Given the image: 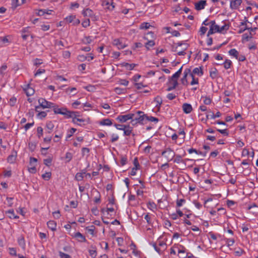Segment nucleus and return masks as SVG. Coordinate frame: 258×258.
Wrapping results in <instances>:
<instances>
[{
	"label": "nucleus",
	"instance_id": "1",
	"mask_svg": "<svg viewBox=\"0 0 258 258\" xmlns=\"http://www.w3.org/2000/svg\"><path fill=\"white\" fill-rule=\"evenodd\" d=\"M145 116L146 114L142 111H138L137 112V114H135L136 120H137L138 123H140L141 124H144L146 123Z\"/></svg>",
	"mask_w": 258,
	"mask_h": 258
},
{
	"label": "nucleus",
	"instance_id": "2",
	"mask_svg": "<svg viewBox=\"0 0 258 258\" xmlns=\"http://www.w3.org/2000/svg\"><path fill=\"white\" fill-rule=\"evenodd\" d=\"M161 154L162 156H164L168 161L173 160L174 157L175 156L173 150L170 148H166L162 152Z\"/></svg>",
	"mask_w": 258,
	"mask_h": 258
},
{
	"label": "nucleus",
	"instance_id": "3",
	"mask_svg": "<svg viewBox=\"0 0 258 258\" xmlns=\"http://www.w3.org/2000/svg\"><path fill=\"white\" fill-rule=\"evenodd\" d=\"M38 103L41 107L44 108H51L55 107V104L53 103L49 102L44 98H40L38 100Z\"/></svg>",
	"mask_w": 258,
	"mask_h": 258
},
{
	"label": "nucleus",
	"instance_id": "4",
	"mask_svg": "<svg viewBox=\"0 0 258 258\" xmlns=\"http://www.w3.org/2000/svg\"><path fill=\"white\" fill-rule=\"evenodd\" d=\"M134 116L135 114L134 113H128L125 115H119L116 118V120H117L119 122L124 123L126 122L127 120H130Z\"/></svg>",
	"mask_w": 258,
	"mask_h": 258
},
{
	"label": "nucleus",
	"instance_id": "5",
	"mask_svg": "<svg viewBox=\"0 0 258 258\" xmlns=\"http://www.w3.org/2000/svg\"><path fill=\"white\" fill-rule=\"evenodd\" d=\"M112 44L116 46L119 49H123L127 46V45L123 43L122 39H115L113 40Z\"/></svg>",
	"mask_w": 258,
	"mask_h": 258
},
{
	"label": "nucleus",
	"instance_id": "6",
	"mask_svg": "<svg viewBox=\"0 0 258 258\" xmlns=\"http://www.w3.org/2000/svg\"><path fill=\"white\" fill-rule=\"evenodd\" d=\"M17 156V152L13 149L12 151L11 154L7 158V161L10 164L15 163Z\"/></svg>",
	"mask_w": 258,
	"mask_h": 258
},
{
	"label": "nucleus",
	"instance_id": "7",
	"mask_svg": "<svg viewBox=\"0 0 258 258\" xmlns=\"http://www.w3.org/2000/svg\"><path fill=\"white\" fill-rule=\"evenodd\" d=\"M207 5V1L206 0H201L198 3H195V9L197 11H200L204 9Z\"/></svg>",
	"mask_w": 258,
	"mask_h": 258
},
{
	"label": "nucleus",
	"instance_id": "8",
	"mask_svg": "<svg viewBox=\"0 0 258 258\" xmlns=\"http://www.w3.org/2000/svg\"><path fill=\"white\" fill-rule=\"evenodd\" d=\"M190 73V69H186L183 73V76L181 79V82L183 85L187 86L188 81L187 80V76L189 73Z\"/></svg>",
	"mask_w": 258,
	"mask_h": 258
},
{
	"label": "nucleus",
	"instance_id": "9",
	"mask_svg": "<svg viewBox=\"0 0 258 258\" xmlns=\"http://www.w3.org/2000/svg\"><path fill=\"white\" fill-rule=\"evenodd\" d=\"M62 110L63 111L62 115H64L65 117L68 118H72L74 115H75V114L78 113V112L68 110L66 108H62Z\"/></svg>",
	"mask_w": 258,
	"mask_h": 258
},
{
	"label": "nucleus",
	"instance_id": "10",
	"mask_svg": "<svg viewBox=\"0 0 258 258\" xmlns=\"http://www.w3.org/2000/svg\"><path fill=\"white\" fill-rule=\"evenodd\" d=\"M241 3L242 0H231L230 1V7L232 10L237 9Z\"/></svg>",
	"mask_w": 258,
	"mask_h": 258
},
{
	"label": "nucleus",
	"instance_id": "11",
	"mask_svg": "<svg viewBox=\"0 0 258 258\" xmlns=\"http://www.w3.org/2000/svg\"><path fill=\"white\" fill-rule=\"evenodd\" d=\"M53 11L51 10H45V9H41L38 10V12L36 13V14L39 16L46 15H50L52 14V13Z\"/></svg>",
	"mask_w": 258,
	"mask_h": 258
},
{
	"label": "nucleus",
	"instance_id": "12",
	"mask_svg": "<svg viewBox=\"0 0 258 258\" xmlns=\"http://www.w3.org/2000/svg\"><path fill=\"white\" fill-rule=\"evenodd\" d=\"M182 109L185 113L188 114L191 112L192 108L190 104L185 103L182 105Z\"/></svg>",
	"mask_w": 258,
	"mask_h": 258
},
{
	"label": "nucleus",
	"instance_id": "13",
	"mask_svg": "<svg viewBox=\"0 0 258 258\" xmlns=\"http://www.w3.org/2000/svg\"><path fill=\"white\" fill-rule=\"evenodd\" d=\"M82 15L84 17H89L92 18L95 16L93 11L89 8L84 9L82 12Z\"/></svg>",
	"mask_w": 258,
	"mask_h": 258
},
{
	"label": "nucleus",
	"instance_id": "14",
	"mask_svg": "<svg viewBox=\"0 0 258 258\" xmlns=\"http://www.w3.org/2000/svg\"><path fill=\"white\" fill-rule=\"evenodd\" d=\"M47 225L48 228L52 231H54L56 230V222L53 220H50L48 221Z\"/></svg>",
	"mask_w": 258,
	"mask_h": 258
},
{
	"label": "nucleus",
	"instance_id": "15",
	"mask_svg": "<svg viewBox=\"0 0 258 258\" xmlns=\"http://www.w3.org/2000/svg\"><path fill=\"white\" fill-rule=\"evenodd\" d=\"M74 237L76 238L80 242H86L87 241L85 237L79 232L75 233Z\"/></svg>",
	"mask_w": 258,
	"mask_h": 258
},
{
	"label": "nucleus",
	"instance_id": "16",
	"mask_svg": "<svg viewBox=\"0 0 258 258\" xmlns=\"http://www.w3.org/2000/svg\"><path fill=\"white\" fill-rule=\"evenodd\" d=\"M26 95L27 96H30L34 94L35 91L34 90L30 87V84H28L26 87L24 89Z\"/></svg>",
	"mask_w": 258,
	"mask_h": 258
},
{
	"label": "nucleus",
	"instance_id": "17",
	"mask_svg": "<svg viewBox=\"0 0 258 258\" xmlns=\"http://www.w3.org/2000/svg\"><path fill=\"white\" fill-rule=\"evenodd\" d=\"M122 67H124L127 70H132L137 65L135 63H128L127 62H122L120 64Z\"/></svg>",
	"mask_w": 258,
	"mask_h": 258
},
{
	"label": "nucleus",
	"instance_id": "18",
	"mask_svg": "<svg viewBox=\"0 0 258 258\" xmlns=\"http://www.w3.org/2000/svg\"><path fill=\"white\" fill-rule=\"evenodd\" d=\"M133 127L131 126L130 124H127L126 125V128H124L123 131V135L124 136H129L131 134H132Z\"/></svg>",
	"mask_w": 258,
	"mask_h": 258
},
{
	"label": "nucleus",
	"instance_id": "19",
	"mask_svg": "<svg viewBox=\"0 0 258 258\" xmlns=\"http://www.w3.org/2000/svg\"><path fill=\"white\" fill-rule=\"evenodd\" d=\"M177 46L174 47V46H172V51L173 52H176L177 51V47L178 46H181L182 45H186V47L184 48V50H186L189 46V44L187 43H184L183 41L178 42L176 43Z\"/></svg>",
	"mask_w": 258,
	"mask_h": 258
},
{
	"label": "nucleus",
	"instance_id": "20",
	"mask_svg": "<svg viewBox=\"0 0 258 258\" xmlns=\"http://www.w3.org/2000/svg\"><path fill=\"white\" fill-rule=\"evenodd\" d=\"M218 76V70L216 68H212L210 71V77L212 79H214L217 77Z\"/></svg>",
	"mask_w": 258,
	"mask_h": 258
},
{
	"label": "nucleus",
	"instance_id": "21",
	"mask_svg": "<svg viewBox=\"0 0 258 258\" xmlns=\"http://www.w3.org/2000/svg\"><path fill=\"white\" fill-rule=\"evenodd\" d=\"M99 124L102 125L110 126L112 124V122L111 119L109 118L103 119L99 122Z\"/></svg>",
	"mask_w": 258,
	"mask_h": 258
},
{
	"label": "nucleus",
	"instance_id": "22",
	"mask_svg": "<svg viewBox=\"0 0 258 258\" xmlns=\"http://www.w3.org/2000/svg\"><path fill=\"white\" fill-rule=\"evenodd\" d=\"M192 73L194 74H197L199 76H202V75H203V74H204L203 71V67H200V68H195L192 71Z\"/></svg>",
	"mask_w": 258,
	"mask_h": 258
},
{
	"label": "nucleus",
	"instance_id": "23",
	"mask_svg": "<svg viewBox=\"0 0 258 258\" xmlns=\"http://www.w3.org/2000/svg\"><path fill=\"white\" fill-rule=\"evenodd\" d=\"M154 101L156 102V107L157 108H160L162 103V99L161 97L159 96H157L155 98Z\"/></svg>",
	"mask_w": 258,
	"mask_h": 258
},
{
	"label": "nucleus",
	"instance_id": "24",
	"mask_svg": "<svg viewBox=\"0 0 258 258\" xmlns=\"http://www.w3.org/2000/svg\"><path fill=\"white\" fill-rule=\"evenodd\" d=\"M126 88H120L119 87H116L114 89L115 92L118 94L120 95L121 94H125L126 93Z\"/></svg>",
	"mask_w": 258,
	"mask_h": 258
},
{
	"label": "nucleus",
	"instance_id": "25",
	"mask_svg": "<svg viewBox=\"0 0 258 258\" xmlns=\"http://www.w3.org/2000/svg\"><path fill=\"white\" fill-rule=\"evenodd\" d=\"M6 213L9 214V217L11 219H17L19 218V216H16L14 214V211L13 209H11L6 212Z\"/></svg>",
	"mask_w": 258,
	"mask_h": 258
},
{
	"label": "nucleus",
	"instance_id": "26",
	"mask_svg": "<svg viewBox=\"0 0 258 258\" xmlns=\"http://www.w3.org/2000/svg\"><path fill=\"white\" fill-rule=\"evenodd\" d=\"M173 161H174V162L176 163H183L184 164H185L184 160L182 159L181 156H180L179 155H176L175 156V158L174 159Z\"/></svg>",
	"mask_w": 258,
	"mask_h": 258
},
{
	"label": "nucleus",
	"instance_id": "27",
	"mask_svg": "<svg viewBox=\"0 0 258 258\" xmlns=\"http://www.w3.org/2000/svg\"><path fill=\"white\" fill-rule=\"evenodd\" d=\"M228 52L230 55L233 56L236 58H238V52L235 48L230 49Z\"/></svg>",
	"mask_w": 258,
	"mask_h": 258
},
{
	"label": "nucleus",
	"instance_id": "28",
	"mask_svg": "<svg viewBox=\"0 0 258 258\" xmlns=\"http://www.w3.org/2000/svg\"><path fill=\"white\" fill-rule=\"evenodd\" d=\"M178 252V254H180V255L179 256L180 258H185L186 256V255L185 254V248L183 246H182L181 249H179Z\"/></svg>",
	"mask_w": 258,
	"mask_h": 258
},
{
	"label": "nucleus",
	"instance_id": "29",
	"mask_svg": "<svg viewBox=\"0 0 258 258\" xmlns=\"http://www.w3.org/2000/svg\"><path fill=\"white\" fill-rule=\"evenodd\" d=\"M145 117H146V122L148 121H154L156 122H157L159 121L158 118L153 117V116H149L147 114H146Z\"/></svg>",
	"mask_w": 258,
	"mask_h": 258
},
{
	"label": "nucleus",
	"instance_id": "30",
	"mask_svg": "<svg viewBox=\"0 0 258 258\" xmlns=\"http://www.w3.org/2000/svg\"><path fill=\"white\" fill-rule=\"evenodd\" d=\"M224 67L225 69L227 70L230 68L232 65V61L228 59H226L224 62L223 63Z\"/></svg>",
	"mask_w": 258,
	"mask_h": 258
},
{
	"label": "nucleus",
	"instance_id": "31",
	"mask_svg": "<svg viewBox=\"0 0 258 258\" xmlns=\"http://www.w3.org/2000/svg\"><path fill=\"white\" fill-rule=\"evenodd\" d=\"M77 131L76 128H71L68 133V134L66 137V140H68L69 138H70L73 135V134Z\"/></svg>",
	"mask_w": 258,
	"mask_h": 258
},
{
	"label": "nucleus",
	"instance_id": "32",
	"mask_svg": "<svg viewBox=\"0 0 258 258\" xmlns=\"http://www.w3.org/2000/svg\"><path fill=\"white\" fill-rule=\"evenodd\" d=\"M21 5V4L19 3V0H12V7L11 8L15 10L17 7Z\"/></svg>",
	"mask_w": 258,
	"mask_h": 258
},
{
	"label": "nucleus",
	"instance_id": "33",
	"mask_svg": "<svg viewBox=\"0 0 258 258\" xmlns=\"http://www.w3.org/2000/svg\"><path fill=\"white\" fill-rule=\"evenodd\" d=\"M95 229V227L94 225H91V226H88L86 227V230L88 231L92 235H94V231Z\"/></svg>",
	"mask_w": 258,
	"mask_h": 258
},
{
	"label": "nucleus",
	"instance_id": "34",
	"mask_svg": "<svg viewBox=\"0 0 258 258\" xmlns=\"http://www.w3.org/2000/svg\"><path fill=\"white\" fill-rule=\"evenodd\" d=\"M252 38V35L249 36L247 34L245 33L242 36V42L244 43L245 41H248Z\"/></svg>",
	"mask_w": 258,
	"mask_h": 258
},
{
	"label": "nucleus",
	"instance_id": "35",
	"mask_svg": "<svg viewBox=\"0 0 258 258\" xmlns=\"http://www.w3.org/2000/svg\"><path fill=\"white\" fill-rule=\"evenodd\" d=\"M180 75L179 74V72L178 73L176 72L175 74H174L169 79V83H170L171 81H174L175 80H177V79L180 77Z\"/></svg>",
	"mask_w": 258,
	"mask_h": 258
},
{
	"label": "nucleus",
	"instance_id": "36",
	"mask_svg": "<svg viewBox=\"0 0 258 258\" xmlns=\"http://www.w3.org/2000/svg\"><path fill=\"white\" fill-rule=\"evenodd\" d=\"M52 159L51 157H49L47 159L43 160V163L47 166L49 167L51 165Z\"/></svg>",
	"mask_w": 258,
	"mask_h": 258
},
{
	"label": "nucleus",
	"instance_id": "37",
	"mask_svg": "<svg viewBox=\"0 0 258 258\" xmlns=\"http://www.w3.org/2000/svg\"><path fill=\"white\" fill-rule=\"evenodd\" d=\"M36 147V144L35 142H29L28 144L29 149L33 152L34 151Z\"/></svg>",
	"mask_w": 258,
	"mask_h": 258
},
{
	"label": "nucleus",
	"instance_id": "38",
	"mask_svg": "<svg viewBox=\"0 0 258 258\" xmlns=\"http://www.w3.org/2000/svg\"><path fill=\"white\" fill-rule=\"evenodd\" d=\"M173 82V85H172V86H170V87H169L167 89V91H170L173 89H174L176 86L178 85V82H177V80H174Z\"/></svg>",
	"mask_w": 258,
	"mask_h": 258
},
{
	"label": "nucleus",
	"instance_id": "39",
	"mask_svg": "<svg viewBox=\"0 0 258 258\" xmlns=\"http://www.w3.org/2000/svg\"><path fill=\"white\" fill-rule=\"evenodd\" d=\"M47 115L46 111H41L39 112L37 114V117L40 119H42L44 117H45Z\"/></svg>",
	"mask_w": 258,
	"mask_h": 258
},
{
	"label": "nucleus",
	"instance_id": "40",
	"mask_svg": "<svg viewBox=\"0 0 258 258\" xmlns=\"http://www.w3.org/2000/svg\"><path fill=\"white\" fill-rule=\"evenodd\" d=\"M150 26H151V25L149 24V23L144 22L141 24V25H140V28L141 29H147L149 28V27Z\"/></svg>",
	"mask_w": 258,
	"mask_h": 258
},
{
	"label": "nucleus",
	"instance_id": "41",
	"mask_svg": "<svg viewBox=\"0 0 258 258\" xmlns=\"http://www.w3.org/2000/svg\"><path fill=\"white\" fill-rule=\"evenodd\" d=\"M51 172H46L42 175V177L45 180H48L51 177Z\"/></svg>",
	"mask_w": 258,
	"mask_h": 258
},
{
	"label": "nucleus",
	"instance_id": "42",
	"mask_svg": "<svg viewBox=\"0 0 258 258\" xmlns=\"http://www.w3.org/2000/svg\"><path fill=\"white\" fill-rule=\"evenodd\" d=\"M74 19H75V15H70L67 17L65 20L68 23H70L74 21Z\"/></svg>",
	"mask_w": 258,
	"mask_h": 258
},
{
	"label": "nucleus",
	"instance_id": "43",
	"mask_svg": "<svg viewBox=\"0 0 258 258\" xmlns=\"http://www.w3.org/2000/svg\"><path fill=\"white\" fill-rule=\"evenodd\" d=\"M53 108V111L55 114H62L63 110L62 108H59L58 107H56L55 106L54 107H52Z\"/></svg>",
	"mask_w": 258,
	"mask_h": 258
},
{
	"label": "nucleus",
	"instance_id": "44",
	"mask_svg": "<svg viewBox=\"0 0 258 258\" xmlns=\"http://www.w3.org/2000/svg\"><path fill=\"white\" fill-rule=\"evenodd\" d=\"M229 25L228 24H225L221 27H219V30H220L218 31V33H222L223 31L225 30L227 31L229 29Z\"/></svg>",
	"mask_w": 258,
	"mask_h": 258
},
{
	"label": "nucleus",
	"instance_id": "45",
	"mask_svg": "<svg viewBox=\"0 0 258 258\" xmlns=\"http://www.w3.org/2000/svg\"><path fill=\"white\" fill-rule=\"evenodd\" d=\"M92 41L90 36H85L82 42L85 44H90Z\"/></svg>",
	"mask_w": 258,
	"mask_h": 258
},
{
	"label": "nucleus",
	"instance_id": "46",
	"mask_svg": "<svg viewBox=\"0 0 258 258\" xmlns=\"http://www.w3.org/2000/svg\"><path fill=\"white\" fill-rule=\"evenodd\" d=\"M18 244L22 247L24 248L25 246V240L24 237H21L18 239Z\"/></svg>",
	"mask_w": 258,
	"mask_h": 258
},
{
	"label": "nucleus",
	"instance_id": "47",
	"mask_svg": "<svg viewBox=\"0 0 258 258\" xmlns=\"http://www.w3.org/2000/svg\"><path fill=\"white\" fill-rule=\"evenodd\" d=\"M126 124H116L115 123L114 124V126L119 130H123L124 129V128H126Z\"/></svg>",
	"mask_w": 258,
	"mask_h": 258
},
{
	"label": "nucleus",
	"instance_id": "48",
	"mask_svg": "<svg viewBox=\"0 0 258 258\" xmlns=\"http://www.w3.org/2000/svg\"><path fill=\"white\" fill-rule=\"evenodd\" d=\"M90 152V149L88 148L83 147L82 149V156H84L86 154H87V156H89V153Z\"/></svg>",
	"mask_w": 258,
	"mask_h": 258
},
{
	"label": "nucleus",
	"instance_id": "49",
	"mask_svg": "<svg viewBox=\"0 0 258 258\" xmlns=\"http://www.w3.org/2000/svg\"><path fill=\"white\" fill-rule=\"evenodd\" d=\"M155 45V42L153 40L148 41L145 44V47L147 49H149V47L153 46Z\"/></svg>",
	"mask_w": 258,
	"mask_h": 258
},
{
	"label": "nucleus",
	"instance_id": "50",
	"mask_svg": "<svg viewBox=\"0 0 258 258\" xmlns=\"http://www.w3.org/2000/svg\"><path fill=\"white\" fill-rule=\"evenodd\" d=\"M82 25L84 28H87L90 26V19H87L83 21Z\"/></svg>",
	"mask_w": 258,
	"mask_h": 258
},
{
	"label": "nucleus",
	"instance_id": "51",
	"mask_svg": "<svg viewBox=\"0 0 258 258\" xmlns=\"http://www.w3.org/2000/svg\"><path fill=\"white\" fill-rule=\"evenodd\" d=\"M217 131L225 136H228L229 135V132L227 129L224 130H220L217 129Z\"/></svg>",
	"mask_w": 258,
	"mask_h": 258
},
{
	"label": "nucleus",
	"instance_id": "52",
	"mask_svg": "<svg viewBox=\"0 0 258 258\" xmlns=\"http://www.w3.org/2000/svg\"><path fill=\"white\" fill-rule=\"evenodd\" d=\"M17 102V98L13 96L10 99V105L11 106H14L16 104Z\"/></svg>",
	"mask_w": 258,
	"mask_h": 258
},
{
	"label": "nucleus",
	"instance_id": "53",
	"mask_svg": "<svg viewBox=\"0 0 258 258\" xmlns=\"http://www.w3.org/2000/svg\"><path fill=\"white\" fill-rule=\"evenodd\" d=\"M37 136L39 138H40V137L43 135V128L41 126H39L37 128Z\"/></svg>",
	"mask_w": 258,
	"mask_h": 258
},
{
	"label": "nucleus",
	"instance_id": "54",
	"mask_svg": "<svg viewBox=\"0 0 258 258\" xmlns=\"http://www.w3.org/2000/svg\"><path fill=\"white\" fill-rule=\"evenodd\" d=\"M185 202V200L182 199H177L176 201V206L178 207H181L182 205V204L183 203Z\"/></svg>",
	"mask_w": 258,
	"mask_h": 258
},
{
	"label": "nucleus",
	"instance_id": "55",
	"mask_svg": "<svg viewBox=\"0 0 258 258\" xmlns=\"http://www.w3.org/2000/svg\"><path fill=\"white\" fill-rule=\"evenodd\" d=\"M133 163H134V167L140 169V164L139 163L138 159L137 157H136V158H134V161H133Z\"/></svg>",
	"mask_w": 258,
	"mask_h": 258
},
{
	"label": "nucleus",
	"instance_id": "56",
	"mask_svg": "<svg viewBox=\"0 0 258 258\" xmlns=\"http://www.w3.org/2000/svg\"><path fill=\"white\" fill-rule=\"evenodd\" d=\"M46 126L48 130L52 131L54 127V124L51 121H48L47 122Z\"/></svg>",
	"mask_w": 258,
	"mask_h": 258
},
{
	"label": "nucleus",
	"instance_id": "57",
	"mask_svg": "<svg viewBox=\"0 0 258 258\" xmlns=\"http://www.w3.org/2000/svg\"><path fill=\"white\" fill-rule=\"evenodd\" d=\"M134 85L138 90H140V89H142V88H143V87H147V85H143V84L142 83H135Z\"/></svg>",
	"mask_w": 258,
	"mask_h": 258
},
{
	"label": "nucleus",
	"instance_id": "58",
	"mask_svg": "<svg viewBox=\"0 0 258 258\" xmlns=\"http://www.w3.org/2000/svg\"><path fill=\"white\" fill-rule=\"evenodd\" d=\"M75 178L77 181H81L83 179V173H77L76 174Z\"/></svg>",
	"mask_w": 258,
	"mask_h": 258
},
{
	"label": "nucleus",
	"instance_id": "59",
	"mask_svg": "<svg viewBox=\"0 0 258 258\" xmlns=\"http://www.w3.org/2000/svg\"><path fill=\"white\" fill-rule=\"evenodd\" d=\"M106 5L109 6L107 8L109 10L112 11L115 8V4L113 2H111L110 4L109 2H107Z\"/></svg>",
	"mask_w": 258,
	"mask_h": 258
},
{
	"label": "nucleus",
	"instance_id": "60",
	"mask_svg": "<svg viewBox=\"0 0 258 258\" xmlns=\"http://www.w3.org/2000/svg\"><path fill=\"white\" fill-rule=\"evenodd\" d=\"M59 255L60 258H71V256L70 255L63 253L61 251L59 252Z\"/></svg>",
	"mask_w": 258,
	"mask_h": 258
},
{
	"label": "nucleus",
	"instance_id": "61",
	"mask_svg": "<svg viewBox=\"0 0 258 258\" xmlns=\"http://www.w3.org/2000/svg\"><path fill=\"white\" fill-rule=\"evenodd\" d=\"M9 249L10 251V254L11 255H14V256H17L16 248H13V247H10L9 248Z\"/></svg>",
	"mask_w": 258,
	"mask_h": 258
},
{
	"label": "nucleus",
	"instance_id": "62",
	"mask_svg": "<svg viewBox=\"0 0 258 258\" xmlns=\"http://www.w3.org/2000/svg\"><path fill=\"white\" fill-rule=\"evenodd\" d=\"M52 215L55 219H58L60 217V211L59 210L53 212Z\"/></svg>",
	"mask_w": 258,
	"mask_h": 258
},
{
	"label": "nucleus",
	"instance_id": "63",
	"mask_svg": "<svg viewBox=\"0 0 258 258\" xmlns=\"http://www.w3.org/2000/svg\"><path fill=\"white\" fill-rule=\"evenodd\" d=\"M89 253L91 257L95 258L97 255V251L96 249L89 250Z\"/></svg>",
	"mask_w": 258,
	"mask_h": 258
},
{
	"label": "nucleus",
	"instance_id": "64",
	"mask_svg": "<svg viewBox=\"0 0 258 258\" xmlns=\"http://www.w3.org/2000/svg\"><path fill=\"white\" fill-rule=\"evenodd\" d=\"M127 162V158L126 157L121 156L120 160V164L121 166L124 165Z\"/></svg>",
	"mask_w": 258,
	"mask_h": 258
}]
</instances>
